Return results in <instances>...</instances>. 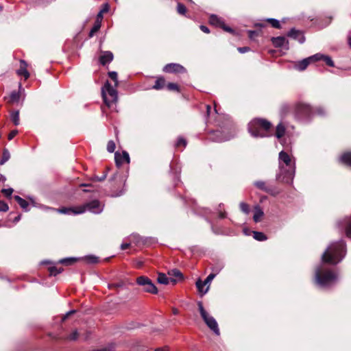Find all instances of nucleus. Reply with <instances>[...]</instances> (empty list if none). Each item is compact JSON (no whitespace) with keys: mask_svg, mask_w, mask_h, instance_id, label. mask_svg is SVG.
Wrapping results in <instances>:
<instances>
[{"mask_svg":"<svg viewBox=\"0 0 351 351\" xmlns=\"http://www.w3.org/2000/svg\"><path fill=\"white\" fill-rule=\"evenodd\" d=\"M295 172L294 158L285 151L278 154V172L276 173L278 181L291 183Z\"/></svg>","mask_w":351,"mask_h":351,"instance_id":"obj_1","label":"nucleus"},{"mask_svg":"<svg viewBox=\"0 0 351 351\" xmlns=\"http://www.w3.org/2000/svg\"><path fill=\"white\" fill-rule=\"evenodd\" d=\"M346 245L343 240L331 243L322 255V263L337 265L346 256Z\"/></svg>","mask_w":351,"mask_h":351,"instance_id":"obj_2","label":"nucleus"},{"mask_svg":"<svg viewBox=\"0 0 351 351\" xmlns=\"http://www.w3.org/2000/svg\"><path fill=\"white\" fill-rule=\"evenodd\" d=\"M338 274L321 264L315 271V282L322 289L330 287L338 281Z\"/></svg>","mask_w":351,"mask_h":351,"instance_id":"obj_3","label":"nucleus"},{"mask_svg":"<svg viewBox=\"0 0 351 351\" xmlns=\"http://www.w3.org/2000/svg\"><path fill=\"white\" fill-rule=\"evenodd\" d=\"M271 124L263 119H254L248 124V132L255 138L266 137L269 135Z\"/></svg>","mask_w":351,"mask_h":351,"instance_id":"obj_4","label":"nucleus"},{"mask_svg":"<svg viewBox=\"0 0 351 351\" xmlns=\"http://www.w3.org/2000/svg\"><path fill=\"white\" fill-rule=\"evenodd\" d=\"M294 117L302 123L309 122L314 115V108L304 101H298L293 105Z\"/></svg>","mask_w":351,"mask_h":351,"instance_id":"obj_5","label":"nucleus"},{"mask_svg":"<svg viewBox=\"0 0 351 351\" xmlns=\"http://www.w3.org/2000/svg\"><path fill=\"white\" fill-rule=\"evenodd\" d=\"M117 87H113L108 81H106L101 88V95L105 104L110 107L112 104L117 102L118 93Z\"/></svg>","mask_w":351,"mask_h":351,"instance_id":"obj_6","label":"nucleus"},{"mask_svg":"<svg viewBox=\"0 0 351 351\" xmlns=\"http://www.w3.org/2000/svg\"><path fill=\"white\" fill-rule=\"evenodd\" d=\"M198 309L202 318L206 326L216 335H219L220 331L216 319L204 309L202 302L197 303Z\"/></svg>","mask_w":351,"mask_h":351,"instance_id":"obj_7","label":"nucleus"},{"mask_svg":"<svg viewBox=\"0 0 351 351\" xmlns=\"http://www.w3.org/2000/svg\"><path fill=\"white\" fill-rule=\"evenodd\" d=\"M136 284L141 287H143V290L145 292L157 294L158 289L152 281L147 276H141L136 278Z\"/></svg>","mask_w":351,"mask_h":351,"instance_id":"obj_8","label":"nucleus"},{"mask_svg":"<svg viewBox=\"0 0 351 351\" xmlns=\"http://www.w3.org/2000/svg\"><path fill=\"white\" fill-rule=\"evenodd\" d=\"M41 208L45 210H51L56 211L60 214L68 215H76L82 214L84 213V208L76 206V207H62L60 208H52L46 206H42Z\"/></svg>","mask_w":351,"mask_h":351,"instance_id":"obj_9","label":"nucleus"},{"mask_svg":"<svg viewBox=\"0 0 351 351\" xmlns=\"http://www.w3.org/2000/svg\"><path fill=\"white\" fill-rule=\"evenodd\" d=\"M234 133L225 134V130H216L208 136V139L217 143L229 141L234 136Z\"/></svg>","mask_w":351,"mask_h":351,"instance_id":"obj_10","label":"nucleus"},{"mask_svg":"<svg viewBox=\"0 0 351 351\" xmlns=\"http://www.w3.org/2000/svg\"><path fill=\"white\" fill-rule=\"evenodd\" d=\"M79 206L84 208V213L86 211H89L94 214H99L104 210V205L99 201L96 199L92 200Z\"/></svg>","mask_w":351,"mask_h":351,"instance_id":"obj_11","label":"nucleus"},{"mask_svg":"<svg viewBox=\"0 0 351 351\" xmlns=\"http://www.w3.org/2000/svg\"><path fill=\"white\" fill-rule=\"evenodd\" d=\"M209 23L210 25L220 27L227 32H230V33L234 32V30L231 27L226 25V24L224 23V21H223V19L221 17H219L216 14H211L210 16Z\"/></svg>","mask_w":351,"mask_h":351,"instance_id":"obj_12","label":"nucleus"},{"mask_svg":"<svg viewBox=\"0 0 351 351\" xmlns=\"http://www.w3.org/2000/svg\"><path fill=\"white\" fill-rule=\"evenodd\" d=\"M337 226L341 231H344L346 236L351 239V215L337 221Z\"/></svg>","mask_w":351,"mask_h":351,"instance_id":"obj_13","label":"nucleus"},{"mask_svg":"<svg viewBox=\"0 0 351 351\" xmlns=\"http://www.w3.org/2000/svg\"><path fill=\"white\" fill-rule=\"evenodd\" d=\"M162 71L169 73H184L186 72V69L178 63L167 64L163 67Z\"/></svg>","mask_w":351,"mask_h":351,"instance_id":"obj_14","label":"nucleus"},{"mask_svg":"<svg viewBox=\"0 0 351 351\" xmlns=\"http://www.w3.org/2000/svg\"><path fill=\"white\" fill-rule=\"evenodd\" d=\"M22 97V100L23 101L25 99V90L22 87L21 83L19 84V90L12 91L9 97V102L10 103H18Z\"/></svg>","mask_w":351,"mask_h":351,"instance_id":"obj_15","label":"nucleus"},{"mask_svg":"<svg viewBox=\"0 0 351 351\" xmlns=\"http://www.w3.org/2000/svg\"><path fill=\"white\" fill-rule=\"evenodd\" d=\"M271 43L275 47H283L285 49H289V41L285 36L272 37Z\"/></svg>","mask_w":351,"mask_h":351,"instance_id":"obj_16","label":"nucleus"},{"mask_svg":"<svg viewBox=\"0 0 351 351\" xmlns=\"http://www.w3.org/2000/svg\"><path fill=\"white\" fill-rule=\"evenodd\" d=\"M114 160L117 167L121 166L124 162L130 163L129 154L126 151H123L121 154L119 152H115Z\"/></svg>","mask_w":351,"mask_h":351,"instance_id":"obj_17","label":"nucleus"},{"mask_svg":"<svg viewBox=\"0 0 351 351\" xmlns=\"http://www.w3.org/2000/svg\"><path fill=\"white\" fill-rule=\"evenodd\" d=\"M254 184L258 189H260V190H261V191H264L265 193H267L271 194L272 195H276V192H275L274 189H273V187L271 186L267 185L266 184V182H264V181L258 180V181L254 182Z\"/></svg>","mask_w":351,"mask_h":351,"instance_id":"obj_18","label":"nucleus"},{"mask_svg":"<svg viewBox=\"0 0 351 351\" xmlns=\"http://www.w3.org/2000/svg\"><path fill=\"white\" fill-rule=\"evenodd\" d=\"M287 36L290 38L297 40L301 44L305 42V37L302 32L295 28L291 29L287 33Z\"/></svg>","mask_w":351,"mask_h":351,"instance_id":"obj_19","label":"nucleus"},{"mask_svg":"<svg viewBox=\"0 0 351 351\" xmlns=\"http://www.w3.org/2000/svg\"><path fill=\"white\" fill-rule=\"evenodd\" d=\"M113 57L112 53L110 51H101L99 57V62L101 64L104 66L111 62L113 60Z\"/></svg>","mask_w":351,"mask_h":351,"instance_id":"obj_20","label":"nucleus"},{"mask_svg":"<svg viewBox=\"0 0 351 351\" xmlns=\"http://www.w3.org/2000/svg\"><path fill=\"white\" fill-rule=\"evenodd\" d=\"M21 63V67L19 69L16 71V73L19 75L23 76L25 80H27L29 77V73L27 71L26 67H27V63L25 61L21 60L20 61Z\"/></svg>","mask_w":351,"mask_h":351,"instance_id":"obj_21","label":"nucleus"},{"mask_svg":"<svg viewBox=\"0 0 351 351\" xmlns=\"http://www.w3.org/2000/svg\"><path fill=\"white\" fill-rule=\"evenodd\" d=\"M310 63L311 61L309 60L308 58H304L301 61L295 62L294 68L298 71H302L307 68Z\"/></svg>","mask_w":351,"mask_h":351,"instance_id":"obj_22","label":"nucleus"},{"mask_svg":"<svg viewBox=\"0 0 351 351\" xmlns=\"http://www.w3.org/2000/svg\"><path fill=\"white\" fill-rule=\"evenodd\" d=\"M157 281L162 285H168L171 282L173 285L176 284V280L173 278H169L165 274L160 273L158 276Z\"/></svg>","mask_w":351,"mask_h":351,"instance_id":"obj_23","label":"nucleus"},{"mask_svg":"<svg viewBox=\"0 0 351 351\" xmlns=\"http://www.w3.org/2000/svg\"><path fill=\"white\" fill-rule=\"evenodd\" d=\"M195 285L201 295H205L209 290V285L204 289V287L206 285H204V282L199 278L196 281Z\"/></svg>","mask_w":351,"mask_h":351,"instance_id":"obj_24","label":"nucleus"},{"mask_svg":"<svg viewBox=\"0 0 351 351\" xmlns=\"http://www.w3.org/2000/svg\"><path fill=\"white\" fill-rule=\"evenodd\" d=\"M264 215V212L260 206H256L254 207V214L253 216L254 221L257 223L261 220V218Z\"/></svg>","mask_w":351,"mask_h":351,"instance_id":"obj_25","label":"nucleus"},{"mask_svg":"<svg viewBox=\"0 0 351 351\" xmlns=\"http://www.w3.org/2000/svg\"><path fill=\"white\" fill-rule=\"evenodd\" d=\"M339 162L351 167V152H345L339 157Z\"/></svg>","mask_w":351,"mask_h":351,"instance_id":"obj_26","label":"nucleus"},{"mask_svg":"<svg viewBox=\"0 0 351 351\" xmlns=\"http://www.w3.org/2000/svg\"><path fill=\"white\" fill-rule=\"evenodd\" d=\"M14 199L17 202L19 206L25 210L28 211L29 203L22 197L19 195H15L14 197Z\"/></svg>","mask_w":351,"mask_h":351,"instance_id":"obj_27","label":"nucleus"},{"mask_svg":"<svg viewBox=\"0 0 351 351\" xmlns=\"http://www.w3.org/2000/svg\"><path fill=\"white\" fill-rule=\"evenodd\" d=\"M223 267H220L217 269H213V271H215L216 273L215 274H210L205 279V280L204 281V284L206 285H209L210 283L212 282V280L215 278V277L216 276V275L221 271V269H222Z\"/></svg>","mask_w":351,"mask_h":351,"instance_id":"obj_28","label":"nucleus"},{"mask_svg":"<svg viewBox=\"0 0 351 351\" xmlns=\"http://www.w3.org/2000/svg\"><path fill=\"white\" fill-rule=\"evenodd\" d=\"M80 259H82L90 264H95L99 262V258L95 255H87Z\"/></svg>","mask_w":351,"mask_h":351,"instance_id":"obj_29","label":"nucleus"},{"mask_svg":"<svg viewBox=\"0 0 351 351\" xmlns=\"http://www.w3.org/2000/svg\"><path fill=\"white\" fill-rule=\"evenodd\" d=\"M285 132V127L282 123H280L276 127L275 135L278 138H280L281 137H282L284 136Z\"/></svg>","mask_w":351,"mask_h":351,"instance_id":"obj_30","label":"nucleus"},{"mask_svg":"<svg viewBox=\"0 0 351 351\" xmlns=\"http://www.w3.org/2000/svg\"><path fill=\"white\" fill-rule=\"evenodd\" d=\"M252 234L254 239L258 241H264L267 239V236L261 232L252 231Z\"/></svg>","mask_w":351,"mask_h":351,"instance_id":"obj_31","label":"nucleus"},{"mask_svg":"<svg viewBox=\"0 0 351 351\" xmlns=\"http://www.w3.org/2000/svg\"><path fill=\"white\" fill-rule=\"evenodd\" d=\"M10 119L15 125H19L20 123L19 111L15 110L11 112Z\"/></svg>","mask_w":351,"mask_h":351,"instance_id":"obj_32","label":"nucleus"},{"mask_svg":"<svg viewBox=\"0 0 351 351\" xmlns=\"http://www.w3.org/2000/svg\"><path fill=\"white\" fill-rule=\"evenodd\" d=\"M165 80L164 78L160 77L156 80L155 84L153 86V88L156 90H160L165 86Z\"/></svg>","mask_w":351,"mask_h":351,"instance_id":"obj_33","label":"nucleus"},{"mask_svg":"<svg viewBox=\"0 0 351 351\" xmlns=\"http://www.w3.org/2000/svg\"><path fill=\"white\" fill-rule=\"evenodd\" d=\"M80 258H74V257H70V258H62V259H60L58 263H61V264H64V265H71L73 264V263L76 262L77 260H79Z\"/></svg>","mask_w":351,"mask_h":351,"instance_id":"obj_34","label":"nucleus"},{"mask_svg":"<svg viewBox=\"0 0 351 351\" xmlns=\"http://www.w3.org/2000/svg\"><path fill=\"white\" fill-rule=\"evenodd\" d=\"M10 158V154L7 149L3 150L2 158L0 160V165H3L5 164Z\"/></svg>","mask_w":351,"mask_h":351,"instance_id":"obj_35","label":"nucleus"},{"mask_svg":"<svg viewBox=\"0 0 351 351\" xmlns=\"http://www.w3.org/2000/svg\"><path fill=\"white\" fill-rule=\"evenodd\" d=\"M48 270L50 276H56L57 274H60L63 269L62 267L58 268L57 267L52 266L49 267Z\"/></svg>","mask_w":351,"mask_h":351,"instance_id":"obj_36","label":"nucleus"},{"mask_svg":"<svg viewBox=\"0 0 351 351\" xmlns=\"http://www.w3.org/2000/svg\"><path fill=\"white\" fill-rule=\"evenodd\" d=\"M267 21L271 24V25L276 29H280L281 25L280 23V21L276 19L273 18H269L267 19Z\"/></svg>","mask_w":351,"mask_h":351,"instance_id":"obj_37","label":"nucleus"},{"mask_svg":"<svg viewBox=\"0 0 351 351\" xmlns=\"http://www.w3.org/2000/svg\"><path fill=\"white\" fill-rule=\"evenodd\" d=\"M291 107L288 104H282L280 107V114L282 116L285 117L290 112Z\"/></svg>","mask_w":351,"mask_h":351,"instance_id":"obj_38","label":"nucleus"},{"mask_svg":"<svg viewBox=\"0 0 351 351\" xmlns=\"http://www.w3.org/2000/svg\"><path fill=\"white\" fill-rule=\"evenodd\" d=\"M109 77L114 82V86L117 87L119 85L118 75L116 71H110L108 73Z\"/></svg>","mask_w":351,"mask_h":351,"instance_id":"obj_39","label":"nucleus"},{"mask_svg":"<svg viewBox=\"0 0 351 351\" xmlns=\"http://www.w3.org/2000/svg\"><path fill=\"white\" fill-rule=\"evenodd\" d=\"M324 55L321 54V53H316L313 56L308 57V59L311 61V62H317V61L322 60L324 58Z\"/></svg>","mask_w":351,"mask_h":351,"instance_id":"obj_40","label":"nucleus"},{"mask_svg":"<svg viewBox=\"0 0 351 351\" xmlns=\"http://www.w3.org/2000/svg\"><path fill=\"white\" fill-rule=\"evenodd\" d=\"M177 12L182 15H184L186 12V8L185 5L181 3H177Z\"/></svg>","mask_w":351,"mask_h":351,"instance_id":"obj_41","label":"nucleus"},{"mask_svg":"<svg viewBox=\"0 0 351 351\" xmlns=\"http://www.w3.org/2000/svg\"><path fill=\"white\" fill-rule=\"evenodd\" d=\"M241 210L245 214L247 215L250 213V209L247 204L245 202H241L239 204Z\"/></svg>","mask_w":351,"mask_h":351,"instance_id":"obj_42","label":"nucleus"},{"mask_svg":"<svg viewBox=\"0 0 351 351\" xmlns=\"http://www.w3.org/2000/svg\"><path fill=\"white\" fill-rule=\"evenodd\" d=\"M115 348V344L114 343H108L107 346H102L98 350V351H112Z\"/></svg>","mask_w":351,"mask_h":351,"instance_id":"obj_43","label":"nucleus"},{"mask_svg":"<svg viewBox=\"0 0 351 351\" xmlns=\"http://www.w3.org/2000/svg\"><path fill=\"white\" fill-rule=\"evenodd\" d=\"M326 113V110L324 109V108L322 106H317L314 108V114H317L319 116H324Z\"/></svg>","mask_w":351,"mask_h":351,"instance_id":"obj_44","label":"nucleus"},{"mask_svg":"<svg viewBox=\"0 0 351 351\" xmlns=\"http://www.w3.org/2000/svg\"><path fill=\"white\" fill-rule=\"evenodd\" d=\"M100 27H101L100 23L96 22L95 23L94 26L92 27L91 30L90 31L89 36L90 37L93 36L94 34L99 29Z\"/></svg>","mask_w":351,"mask_h":351,"instance_id":"obj_45","label":"nucleus"},{"mask_svg":"<svg viewBox=\"0 0 351 351\" xmlns=\"http://www.w3.org/2000/svg\"><path fill=\"white\" fill-rule=\"evenodd\" d=\"M115 143L113 141H109L107 144V150L110 153H113L115 150Z\"/></svg>","mask_w":351,"mask_h":351,"instance_id":"obj_46","label":"nucleus"},{"mask_svg":"<svg viewBox=\"0 0 351 351\" xmlns=\"http://www.w3.org/2000/svg\"><path fill=\"white\" fill-rule=\"evenodd\" d=\"M167 87L168 90H175V91H178V92L180 91V88H179V86H178V84L173 83V82L168 83L167 85Z\"/></svg>","mask_w":351,"mask_h":351,"instance_id":"obj_47","label":"nucleus"},{"mask_svg":"<svg viewBox=\"0 0 351 351\" xmlns=\"http://www.w3.org/2000/svg\"><path fill=\"white\" fill-rule=\"evenodd\" d=\"M323 61L325 62V63L329 66H334L335 64H334V62L332 61V60L331 59V58L328 56H324V58L322 60Z\"/></svg>","mask_w":351,"mask_h":351,"instance_id":"obj_48","label":"nucleus"},{"mask_svg":"<svg viewBox=\"0 0 351 351\" xmlns=\"http://www.w3.org/2000/svg\"><path fill=\"white\" fill-rule=\"evenodd\" d=\"M79 333L77 330H74L72 333H71L68 337L67 339L70 341H76L78 339Z\"/></svg>","mask_w":351,"mask_h":351,"instance_id":"obj_49","label":"nucleus"},{"mask_svg":"<svg viewBox=\"0 0 351 351\" xmlns=\"http://www.w3.org/2000/svg\"><path fill=\"white\" fill-rule=\"evenodd\" d=\"M107 176V173L104 172L101 176H95L91 178L93 181L102 182L104 181Z\"/></svg>","mask_w":351,"mask_h":351,"instance_id":"obj_50","label":"nucleus"},{"mask_svg":"<svg viewBox=\"0 0 351 351\" xmlns=\"http://www.w3.org/2000/svg\"><path fill=\"white\" fill-rule=\"evenodd\" d=\"M181 145H182L184 147H185L186 145V141L184 138H182V137H179L178 138V141H177L176 143V146L177 147H180Z\"/></svg>","mask_w":351,"mask_h":351,"instance_id":"obj_51","label":"nucleus"},{"mask_svg":"<svg viewBox=\"0 0 351 351\" xmlns=\"http://www.w3.org/2000/svg\"><path fill=\"white\" fill-rule=\"evenodd\" d=\"M1 192L8 197H11L12 194L13 193V189L12 188L9 189H3L1 190Z\"/></svg>","mask_w":351,"mask_h":351,"instance_id":"obj_52","label":"nucleus"},{"mask_svg":"<svg viewBox=\"0 0 351 351\" xmlns=\"http://www.w3.org/2000/svg\"><path fill=\"white\" fill-rule=\"evenodd\" d=\"M8 209V205L5 202L0 200V211L6 212Z\"/></svg>","mask_w":351,"mask_h":351,"instance_id":"obj_53","label":"nucleus"},{"mask_svg":"<svg viewBox=\"0 0 351 351\" xmlns=\"http://www.w3.org/2000/svg\"><path fill=\"white\" fill-rule=\"evenodd\" d=\"M169 274L173 275L177 278H182V274L178 269H173L171 272H169Z\"/></svg>","mask_w":351,"mask_h":351,"instance_id":"obj_54","label":"nucleus"},{"mask_svg":"<svg viewBox=\"0 0 351 351\" xmlns=\"http://www.w3.org/2000/svg\"><path fill=\"white\" fill-rule=\"evenodd\" d=\"M123 285H124V284H123V282H117V283L110 284V285H108V287L110 289H117V288L123 287Z\"/></svg>","mask_w":351,"mask_h":351,"instance_id":"obj_55","label":"nucleus"},{"mask_svg":"<svg viewBox=\"0 0 351 351\" xmlns=\"http://www.w3.org/2000/svg\"><path fill=\"white\" fill-rule=\"evenodd\" d=\"M247 33H248L249 38L252 40L254 39V37L258 35V32L254 30H248Z\"/></svg>","mask_w":351,"mask_h":351,"instance_id":"obj_56","label":"nucleus"},{"mask_svg":"<svg viewBox=\"0 0 351 351\" xmlns=\"http://www.w3.org/2000/svg\"><path fill=\"white\" fill-rule=\"evenodd\" d=\"M75 313V310H71V311H69V312H67L62 318V321L64 322L71 315Z\"/></svg>","mask_w":351,"mask_h":351,"instance_id":"obj_57","label":"nucleus"},{"mask_svg":"<svg viewBox=\"0 0 351 351\" xmlns=\"http://www.w3.org/2000/svg\"><path fill=\"white\" fill-rule=\"evenodd\" d=\"M75 313V310H71V311H69V312H67L62 318V321L64 322L71 315Z\"/></svg>","mask_w":351,"mask_h":351,"instance_id":"obj_58","label":"nucleus"},{"mask_svg":"<svg viewBox=\"0 0 351 351\" xmlns=\"http://www.w3.org/2000/svg\"><path fill=\"white\" fill-rule=\"evenodd\" d=\"M18 134V130H14L10 132L8 134V139L10 141L12 140L16 134Z\"/></svg>","mask_w":351,"mask_h":351,"instance_id":"obj_59","label":"nucleus"},{"mask_svg":"<svg viewBox=\"0 0 351 351\" xmlns=\"http://www.w3.org/2000/svg\"><path fill=\"white\" fill-rule=\"evenodd\" d=\"M237 49L241 53H244L250 51V48L248 47H239Z\"/></svg>","mask_w":351,"mask_h":351,"instance_id":"obj_60","label":"nucleus"},{"mask_svg":"<svg viewBox=\"0 0 351 351\" xmlns=\"http://www.w3.org/2000/svg\"><path fill=\"white\" fill-rule=\"evenodd\" d=\"M125 189H123L121 191H120L118 193H114L112 195V197H119L121 196L125 193Z\"/></svg>","mask_w":351,"mask_h":351,"instance_id":"obj_61","label":"nucleus"},{"mask_svg":"<svg viewBox=\"0 0 351 351\" xmlns=\"http://www.w3.org/2000/svg\"><path fill=\"white\" fill-rule=\"evenodd\" d=\"M200 27V29H201L203 32H204V33H206V34H208V33L210 32V30H209L208 27H206V26H205V25H200V27Z\"/></svg>","mask_w":351,"mask_h":351,"instance_id":"obj_62","label":"nucleus"},{"mask_svg":"<svg viewBox=\"0 0 351 351\" xmlns=\"http://www.w3.org/2000/svg\"><path fill=\"white\" fill-rule=\"evenodd\" d=\"M130 245V244L128 243H122L121 245V250H125L128 249Z\"/></svg>","mask_w":351,"mask_h":351,"instance_id":"obj_63","label":"nucleus"},{"mask_svg":"<svg viewBox=\"0 0 351 351\" xmlns=\"http://www.w3.org/2000/svg\"><path fill=\"white\" fill-rule=\"evenodd\" d=\"M226 217V213L219 211V218L223 219Z\"/></svg>","mask_w":351,"mask_h":351,"instance_id":"obj_64","label":"nucleus"}]
</instances>
